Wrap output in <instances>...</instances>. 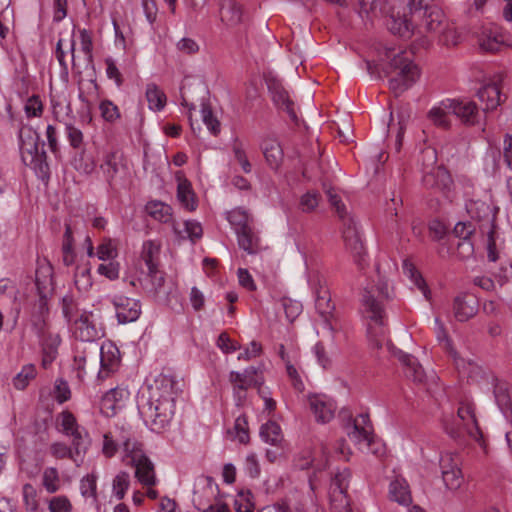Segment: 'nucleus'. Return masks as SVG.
<instances>
[{"instance_id":"obj_53","label":"nucleus","mask_w":512,"mask_h":512,"mask_svg":"<svg viewBox=\"0 0 512 512\" xmlns=\"http://www.w3.org/2000/svg\"><path fill=\"white\" fill-rule=\"evenodd\" d=\"M35 376V368L33 365H27L25 367H23V369L21 370V372H19L15 377H14V386L17 388V389H24L29 381L31 379H33Z\"/></svg>"},{"instance_id":"obj_40","label":"nucleus","mask_w":512,"mask_h":512,"mask_svg":"<svg viewBox=\"0 0 512 512\" xmlns=\"http://www.w3.org/2000/svg\"><path fill=\"white\" fill-rule=\"evenodd\" d=\"M260 436L266 442L273 446H280L283 440L280 426L273 421H269L262 425Z\"/></svg>"},{"instance_id":"obj_62","label":"nucleus","mask_w":512,"mask_h":512,"mask_svg":"<svg viewBox=\"0 0 512 512\" xmlns=\"http://www.w3.org/2000/svg\"><path fill=\"white\" fill-rule=\"evenodd\" d=\"M81 494L84 497H96V477L94 475L85 476L80 483Z\"/></svg>"},{"instance_id":"obj_9","label":"nucleus","mask_w":512,"mask_h":512,"mask_svg":"<svg viewBox=\"0 0 512 512\" xmlns=\"http://www.w3.org/2000/svg\"><path fill=\"white\" fill-rule=\"evenodd\" d=\"M446 430L454 438L460 437L465 431L472 439L479 441L482 434L477 424L473 405L469 402H462L451 427L447 426Z\"/></svg>"},{"instance_id":"obj_59","label":"nucleus","mask_w":512,"mask_h":512,"mask_svg":"<svg viewBox=\"0 0 512 512\" xmlns=\"http://www.w3.org/2000/svg\"><path fill=\"white\" fill-rule=\"evenodd\" d=\"M282 306L290 321H293L302 311V304L289 298L282 300Z\"/></svg>"},{"instance_id":"obj_52","label":"nucleus","mask_w":512,"mask_h":512,"mask_svg":"<svg viewBox=\"0 0 512 512\" xmlns=\"http://www.w3.org/2000/svg\"><path fill=\"white\" fill-rule=\"evenodd\" d=\"M62 313L69 323L73 322V320L79 316L80 313L72 295H65L62 298Z\"/></svg>"},{"instance_id":"obj_5","label":"nucleus","mask_w":512,"mask_h":512,"mask_svg":"<svg viewBox=\"0 0 512 512\" xmlns=\"http://www.w3.org/2000/svg\"><path fill=\"white\" fill-rule=\"evenodd\" d=\"M347 436L362 451H369L376 456L385 452L384 445L374 439L372 425L367 414L358 415L347 426Z\"/></svg>"},{"instance_id":"obj_2","label":"nucleus","mask_w":512,"mask_h":512,"mask_svg":"<svg viewBox=\"0 0 512 512\" xmlns=\"http://www.w3.org/2000/svg\"><path fill=\"white\" fill-rule=\"evenodd\" d=\"M389 299H391L390 288L385 280H379L376 286H365L361 293V313L370 321L367 328L369 342L377 349L382 347L385 340L384 302Z\"/></svg>"},{"instance_id":"obj_28","label":"nucleus","mask_w":512,"mask_h":512,"mask_svg":"<svg viewBox=\"0 0 512 512\" xmlns=\"http://www.w3.org/2000/svg\"><path fill=\"white\" fill-rule=\"evenodd\" d=\"M389 499L400 505L408 506L412 502V497L407 481L402 477H395L389 484Z\"/></svg>"},{"instance_id":"obj_17","label":"nucleus","mask_w":512,"mask_h":512,"mask_svg":"<svg viewBox=\"0 0 512 512\" xmlns=\"http://www.w3.org/2000/svg\"><path fill=\"white\" fill-rule=\"evenodd\" d=\"M308 402L312 413L318 423H328L335 415V402L324 394H314L308 397Z\"/></svg>"},{"instance_id":"obj_63","label":"nucleus","mask_w":512,"mask_h":512,"mask_svg":"<svg viewBox=\"0 0 512 512\" xmlns=\"http://www.w3.org/2000/svg\"><path fill=\"white\" fill-rule=\"evenodd\" d=\"M71 392L68 383L64 380H57L55 384L54 397L60 404L70 399Z\"/></svg>"},{"instance_id":"obj_26","label":"nucleus","mask_w":512,"mask_h":512,"mask_svg":"<svg viewBox=\"0 0 512 512\" xmlns=\"http://www.w3.org/2000/svg\"><path fill=\"white\" fill-rule=\"evenodd\" d=\"M99 355L101 365L99 376L106 377L109 375V373L115 371L116 368L118 367V364L120 362L119 351L115 346L111 344L102 345L100 348Z\"/></svg>"},{"instance_id":"obj_11","label":"nucleus","mask_w":512,"mask_h":512,"mask_svg":"<svg viewBox=\"0 0 512 512\" xmlns=\"http://www.w3.org/2000/svg\"><path fill=\"white\" fill-rule=\"evenodd\" d=\"M71 330L75 338L92 342L104 335L102 327L96 322L92 312L82 311L73 322H71Z\"/></svg>"},{"instance_id":"obj_33","label":"nucleus","mask_w":512,"mask_h":512,"mask_svg":"<svg viewBox=\"0 0 512 512\" xmlns=\"http://www.w3.org/2000/svg\"><path fill=\"white\" fill-rule=\"evenodd\" d=\"M173 229L175 234L180 239H189L193 243L200 239L203 234L202 226L199 222L195 220H187L184 221L181 225L174 224Z\"/></svg>"},{"instance_id":"obj_14","label":"nucleus","mask_w":512,"mask_h":512,"mask_svg":"<svg viewBox=\"0 0 512 512\" xmlns=\"http://www.w3.org/2000/svg\"><path fill=\"white\" fill-rule=\"evenodd\" d=\"M117 440L119 441L120 448L124 454L123 460L127 464L139 461L140 458L146 456L142 442L138 440L136 434L132 430L121 428L117 433Z\"/></svg>"},{"instance_id":"obj_29","label":"nucleus","mask_w":512,"mask_h":512,"mask_svg":"<svg viewBox=\"0 0 512 512\" xmlns=\"http://www.w3.org/2000/svg\"><path fill=\"white\" fill-rule=\"evenodd\" d=\"M229 382L233 386L234 397L237 405H242L246 398V391L255 385L244 372L236 371H231L229 373Z\"/></svg>"},{"instance_id":"obj_25","label":"nucleus","mask_w":512,"mask_h":512,"mask_svg":"<svg viewBox=\"0 0 512 512\" xmlns=\"http://www.w3.org/2000/svg\"><path fill=\"white\" fill-rule=\"evenodd\" d=\"M315 308L319 315L324 319L328 328L332 329L329 319L332 316L335 306L331 302L330 292L325 285L319 284V287L316 289Z\"/></svg>"},{"instance_id":"obj_54","label":"nucleus","mask_w":512,"mask_h":512,"mask_svg":"<svg viewBox=\"0 0 512 512\" xmlns=\"http://www.w3.org/2000/svg\"><path fill=\"white\" fill-rule=\"evenodd\" d=\"M443 482L450 490L458 489L462 482L463 476L461 470L445 471L442 473Z\"/></svg>"},{"instance_id":"obj_56","label":"nucleus","mask_w":512,"mask_h":512,"mask_svg":"<svg viewBox=\"0 0 512 512\" xmlns=\"http://www.w3.org/2000/svg\"><path fill=\"white\" fill-rule=\"evenodd\" d=\"M287 375L291 381V384L295 390L298 392H303L305 389L304 383L291 360H287V364H285Z\"/></svg>"},{"instance_id":"obj_6","label":"nucleus","mask_w":512,"mask_h":512,"mask_svg":"<svg viewBox=\"0 0 512 512\" xmlns=\"http://www.w3.org/2000/svg\"><path fill=\"white\" fill-rule=\"evenodd\" d=\"M19 146L21 159L26 166L43 170L47 166L44 143L39 142L38 133L29 126H23L19 130Z\"/></svg>"},{"instance_id":"obj_47","label":"nucleus","mask_w":512,"mask_h":512,"mask_svg":"<svg viewBox=\"0 0 512 512\" xmlns=\"http://www.w3.org/2000/svg\"><path fill=\"white\" fill-rule=\"evenodd\" d=\"M74 283L80 292H86L92 285L90 269L87 267H77L74 275Z\"/></svg>"},{"instance_id":"obj_48","label":"nucleus","mask_w":512,"mask_h":512,"mask_svg":"<svg viewBox=\"0 0 512 512\" xmlns=\"http://www.w3.org/2000/svg\"><path fill=\"white\" fill-rule=\"evenodd\" d=\"M228 221L235 227V232L249 226V215L242 209H234L227 215Z\"/></svg>"},{"instance_id":"obj_13","label":"nucleus","mask_w":512,"mask_h":512,"mask_svg":"<svg viewBox=\"0 0 512 512\" xmlns=\"http://www.w3.org/2000/svg\"><path fill=\"white\" fill-rule=\"evenodd\" d=\"M410 14L414 15V11H410V4L397 9L393 8L387 21L390 32L404 39L410 38L415 28L409 18Z\"/></svg>"},{"instance_id":"obj_3","label":"nucleus","mask_w":512,"mask_h":512,"mask_svg":"<svg viewBox=\"0 0 512 512\" xmlns=\"http://www.w3.org/2000/svg\"><path fill=\"white\" fill-rule=\"evenodd\" d=\"M382 60L387 61L383 72L385 76H391L389 87L396 96L411 88L418 81L420 70L413 62L410 52L386 48Z\"/></svg>"},{"instance_id":"obj_64","label":"nucleus","mask_w":512,"mask_h":512,"mask_svg":"<svg viewBox=\"0 0 512 512\" xmlns=\"http://www.w3.org/2000/svg\"><path fill=\"white\" fill-rule=\"evenodd\" d=\"M50 512H70L71 503L65 496L53 497L49 501Z\"/></svg>"},{"instance_id":"obj_1","label":"nucleus","mask_w":512,"mask_h":512,"mask_svg":"<svg viewBox=\"0 0 512 512\" xmlns=\"http://www.w3.org/2000/svg\"><path fill=\"white\" fill-rule=\"evenodd\" d=\"M177 384L173 377L161 375L149 387V398L140 412L152 431L160 432L171 422L178 395Z\"/></svg>"},{"instance_id":"obj_4","label":"nucleus","mask_w":512,"mask_h":512,"mask_svg":"<svg viewBox=\"0 0 512 512\" xmlns=\"http://www.w3.org/2000/svg\"><path fill=\"white\" fill-rule=\"evenodd\" d=\"M410 11H414V15L423 18V25L426 31L443 33L441 41L444 44H457L455 32L451 29L444 31L443 13L438 7L429 6L425 0H411Z\"/></svg>"},{"instance_id":"obj_49","label":"nucleus","mask_w":512,"mask_h":512,"mask_svg":"<svg viewBox=\"0 0 512 512\" xmlns=\"http://www.w3.org/2000/svg\"><path fill=\"white\" fill-rule=\"evenodd\" d=\"M130 485V476L127 472H120L113 480V492L118 500L124 498Z\"/></svg>"},{"instance_id":"obj_21","label":"nucleus","mask_w":512,"mask_h":512,"mask_svg":"<svg viewBox=\"0 0 512 512\" xmlns=\"http://www.w3.org/2000/svg\"><path fill=\"white\" fill-rule=\"evenodd\" d=\"M128 392L125 389L113 388L106 392L100 402V411L106 417H113L123 406Z\"/></svg>"},{"instance_id":"obj_8","label":"nucleus","mask_w":512,"mask_h":512,"mask_svg":"<svg viewBox=\"0 0 512 512\" xmlns=\"http://www.w3.org/2000/svg\"><path fill=\"white\" fill-rule=\"evenodd\" d=\"M57 424L61 433L71 437V444L76 449L77 455L88 451L91 444L89 433L78 424L76 417L70 411L61 412L57 416Z\"/></svg>"},{"instance_id":"obj_44","label":"nucleus","mask_w":512,"mask_h":512,"mask_svg":"<svg viewBox=\"0 0 512 512\" xmlns=\"http://www.w3.org/2000/svg\"><path fill=\"white\" fill-rule=\"evenodd\" d=\"M329 495L331 512H352L346 492L336 489V491L330 492Z\"/></svg>"},{"instance_id":"obj_12","label":"nucleus","mask_w":512,"mask_h":512,"mask_svg":"<svg viewBox=\"0 0 512 512\" xmlns=\"http://www.w3.org/2000/svg\"><path fill=\"white\" fill-rule=\"evenodd\" d=\"M343 239L345 247L353 256L355 263L363 268L365 249L357 223L352 218L344 220Z\"/></svg>"},{"instance_id":"obj_50","label":"nucleus","mask_w":512,"mask_h":512,"mask_svg":"<svg viewBox=\"0 0 512 512\" xmlns=\"http://www.w3.org/2000/svg\"><path fill=\"white\" fill-rule=\"evenodd\" d=\"M350 477L351 473L348 469L345 468L342 471H338L332 478L330 492H334L336 489L342 490V492H346Z\"/></svg>"},{"instance_id":"obj_60","label":"nucleus","mask_w":512,"mask_h":512,"mask_svg":"<svg viewBox=\"0 0 512 512\" xmlns=\"http://www.w3.org/2000/svg\"><path fill=\"white\" fill-rule=\"evenodd\" d=\"M474 230L471 222H458L453 229V234L458 238V241L469 240Z\"/></svg>"},{"instance_id":"obj_43","label":"nucleus","mask_w":512,"mask_h":512,"mask_svg":"<svg viewBox=\"0 0 512 512\" xmlns=\"http://www.w3.org/2000/svg\"><path fill=\"white\" fill-rule=\"evenodd\" d=\"M447 100L440 103L439 106L433 107L429 113L428 117L432 121V123L438 127L447 129L450 126V122L448 116L452 114L448 111Z\"/></svg>"},{"instance_id":"obj_20","label":"nucleus","mask_w":512,"mask_h":512,"mask_svg":"<svg viewBox=\"0 0 512 512\" xmlns=\"http://www.w3.org/2000/svg\"><path fill=\"white\" fill-rule=\"evenodd\" d=\"M448 111L456 115L461 121L468 125H474L478 122V110L474 102L447 100Z\"/></svg>"},{"instance_id":"obj_38","label":"nucleus","mask_w":512,"mask_h":512,"mask_svg":"<svg viewBox=\"0 0 512 512\" xmlns=\"http://www.w3.org/2000/svg\"><path fill=\"white\" fill-rule=\"evenodd\" d=\"M238 244L241 249L249 254H255L258 250V237L254 234L251 227L242 228L236 231Z\"/></svg>"},{"instance_id":"obj_16","label":"nucleus","mask_w":512,"mask_h":512,"mask_svg":"<svg viewBox=\"0 0 512 512\" xmlns=\"http://www.w3.org/2000/svg\"><path fill=\"white\" fill-rule=\"evenodd\" d=\"M53 269L50 265H41L35 274V285L39 295V313L42 316L47 311V298L53 292Z\"/></svg>"},{"instance_id":"obj_37","label":"nucleus","mask_w":512,"mask_h":512,"mask_svg":"<svg viewBox=\"0 0 512 512\" xmlns=\"http://www.w3.org/2000/svg\"><path fill=\"white\" fill-rule=\"evenodd\" d=\"M160 243L148 240L143 243L141 258L146 269L158 267V259L160 254Z\"/></svg>"},{"instance_id":"obj_32","label":"nucleus","mask_w":512,"mask_h":512,"mask_svg":"<svg viewBox=\"0 0 512 512\" xmlns=\"http://www.w3.org/2000/svg\"><path fill=\"white\" fill-rule=\"evenodd\" d=\"M143 277L139 278L140 284L149 293L156 294L164 284V276L158 267L142 271Z\"/></svg>"},{"instance_id":"obj_51","label":"nucleus","mask_w":512,"mask_h":512,"mask_svg":"<svg viewBox=\"0 0 512 512\" xmlns=\"http://www.w3.org/2000/svg\"><path fill=\"white\" fill-rule=\"evenodd\" d=\"M23 502L27 511L34 512L38 508L37 493L30 484H25L22 488Z\"/></svg>"},{"instance_id":"obj_34","label":"nucleus","mask_w":512,"mask_h":512,"mask_svg":"<svg viewBox=\"0 0 512 512\" xmlns=\"http://www.w3.org/2000/svg\"><path fill=\"white\" fill-rule=\"evenodd\" d=\"M16 288L8 280H0V309H5L9 304H13L15 317L20 312V305L16 303Z\"/></svg>"},{"instance_id":"obj_31","label":"nucleus","mask_w":512,"mask_h":512,"mask_svg":"<svg viewBox=\"0 0 512 512\" xmlns=\"http://www.w3.org/2000/svg\"><path fill=\"white\" fill-rule=\"evenodd\" d=\"M478 97L481 102L485 103L483 108L485 112L494 110L501 102L500 88L496 83L487 84L478 91Z\"/></svg>"},{"instance_id":"obj_55","label":"nucleus","mask_w":512,"mask_h":512,"mask_svg":"<svg viewBox=\"0 0 512 512\" xmlns=\"http://www.w3.org/2000/svg\"><path fill=\"white\" fill-rule=\"evenodd\" d=\"M460 457L454 453H445L440 458L441 473L453 470H460Z\"/></svg>"},{"instance_id":"obj_7","label":"nucleus","mask_w":512,"mask_h":512,"mask_svg":"<svg viewBox=\"0 0 512 512\" xmlns=\"http://www.w3.org/2000/svg\"><path fill=\"white\" fill-rule=\"evenodd\" d=\"M100 168L112 189L118 190L129 185L131 180L130 168L122 155L117 152L108 153Z\"/></svg>"},{"instance_id":"obj_61","label":"nucleus","mask_w":512,"mask_h":512,"mask_svg":"<svg viewBox=\"0 0 512 512\" xmlns=\"http://www.w3.org/2000/svg\"><path fill=\"white\" fill-rule=\"evenodd\" d=\"M119 447L120 443L117 440V435L115 437H113L111 433L104 435L102 451L106 457H113Z\"/></svg>"},{"instance_id":"obj_41","label":"nucleus","mask_w":512,"mask_h":512,"mask_svg":"<svg viewBox=\"0 0 512 512\" xmlns=\"http://www.w3.org/2000/svg\"><path fill=\"white\" fill-rule=\"evenodd\" d=\"M403 272L406 276L410 278L414 285L423 293L424 297L428 300L430 298L431 292L427 287L422 275L417 271L415 266L408 260H405L403 262Z\"/></svg>"},{"instance_id":"obj_35","label":"nucleus","mask_w":512,"mask_h":512,"mask_svg":"<svg viewBox=\"0 0 512 512\" xmlns=\"http://www.w3.org/2000/svg\"><path fill=\"white\" fill-rule=\"evenodd\" d=\"M177 198L184 208L194 211L197 207L195 194L192 190L191 183L187 179L178 180Z\"/></svg>"},{"instance_id":"obj_39","label":"nucleus","mask_w":512,"mask_h":512,"mask_svg":"<svg viewBox=\"0 0 512 512\" xmlns=\"http://www.w3.org/2000/svg\"><path fill=\"white\" fill-rule=\"evenodd\" d=\"M146 211L155 220L163 223L169 222L172 217V208L161 201H150L146 205Z\"/></svg>"},{"instance_id":"obj_27","label":"nucleus","mask_w":512,"mask_h":512,"mask_svg":"<svg viewBox=\"0 0 512 512\" xmlns=\"http://www.w3.org/2000/svg\"><path fill=\"white\" fill-rule=\"evenodd\" d=\"M129 464L135 468V477L142 485L151 487L156 484L154 464L147 455Z\"/></svg>"},{"instance_id":"obj_19","label":"nucleus","mask_w":512,"mask_h":512,"mask_svg":"<svg viewBox=\"0 0 512 512\" xmlns=\"http://www.w3.org/2000/svg\"><path fill=\"white\" fill-rule=\"evenodd\" d=\"M267 86L275 105L284 109L290 118L295 121L297 116L293 109V102L290 100L288 92L284 89L281 82L275 78H268Z\"/></svg>"},{"instance_id":"obj_23","label":"nucleus","mask_w":512,"mask_h":512,"mask_svg":"<svg viewBox=\"0 0 512 512\" xmlns=\"http://www.w3.org/2000/svg\"><path fill=\"white\" fill-rule=\"evenodd\" d=\"M478 311L476 299L471 295H459L455 297L453 312L455 318L464 322L472 318Z\"/></svg>"},{"instance_id":"obj_15","label":"nucleus","mask_w":512,"mask_h":512,"mask_svg":"<svg viewBox=\"0 0 512 512\" xmlns=\"http://www.w3.org/2000/svg\"><path fill=\"white\" fill-rule=\"evenodd\" d=\"M387 349L388 351L397 357L400 362L405 367V375L408 379L412 380L415 383L423 384L425 383V380L427 378L426 373L423 369V367L419 364L417 359L407 353H404L403 351L397 349L394 347V345L391 342H387Z\"/></svg>"},{"instance_id":"obj_46","label":"nucleus","mask_w":512,"mask_h":512,"mask_svg":"<svg viewBox=\"0 0 512 512\" xmlns=\"http://www.w3.org/2000/svg\"><path fill=\"white\" fill-rule=\"evenodd\" d=\"M201 114H202V121L207 126L208 130L213 135L219 134L220 122L214 116L213 111L208 104H206V103L202 104Z\"/></svg>"},{"instance_id":"obj_18","label":"nucleus","mask_w":512,"mask_h":512,"mask_svg":"<svg viewBox=\"0 0 512 512\" xmlns=\"http://www.w3.org/2000/svg\"><path fill=\"white\" fill-rule=\"evenodd\" d=\"M113 305L118 322L126 324L136 321L141 314V304L138 300L126 296H115Z\"/></svg>"},{"instance_id":"obj_22","label":"nucleus","mask_w":512,"mask_h":512,"mask_svg":"<svg viewBox=\"0 0 512 512\" xmlns=\"http://www.w3.org/2000/svg\"><path fill=\"white\" fill-rule=\"evenodd\" d=\"M422 181L425 187L440 191H448L452 184L449 172L440 166L434 167L426 172Z\"/></svg>"},{"instance_id":"obj_36","label":"nucleus","mask_w":512,"mask_h":512,"mask_svg":"<svg viewBox=\"0 0 512 512\" xmlns=\"http://www.w3.org/2000/svg\"><path fill=\"white\" fill-rule=\"evenodd\" d=\"M52 456L57 459H71L77 466H79L84 459L86 453L76 454V449L72 446L71 448L65 443L57 442L53 443L50 447Z\"/></svg>"},{"instance_id":"obj_42","label":"nucleus","mask_w":512,"mask_h":512,"mask_svg":"<svg viewBox=\"0 0 512 512\" xmlns=\"http://www.w3.org/2000/svg\"><path fill=\"white\" fill-rule=\"evenodd\" d=\"M146 98L149 104V108L152 110L160 111L166 104V95L154 83L147 85Z\"/></svg>"},{"instance_id":"obj_10","label":"nucleus","mask_w":512,"mask_h":512,"mask_svg":"<svg viewBox=\"0 0 512 512\" xmlns=\"http://www.w3.org/2000/svg\"><path fill=\"white\" fill-rule=\"evenodd\" d=\"M33 326L36 330L38 337L41 339L42 344V366L48 368L50 364L56 359L58 354V347L61 343L59 334L53 333L46 329V323L41 316H38Z\"/></svg>"},{"instance_id":"obj_57","label":"nucleus","mask_w":512,"mask_h":512,"mask_svg":"<svg viewBox=\"0 0 512 512\" xmlns=\"http://www.w3.org/2000/svg\"><path fill=\"white\" fill-rule=\"evenodd\" d=\"M99 109L102 117L109 122H113L120 117L118 107L109 100L100 103Z\"/></svg>"},{"instance_id":"obj_24","label":"nucleus","mask_w":512,"mask_h":512,"mask_svg":"<svg viewBox=\"0 0 512 512\" xmlns=\"http://www.w3.org/2000/svg\"><path fill=\"white\" fill-rule=\"evenodd\" d=\"M261 150L267 164L272 169H278L283 161V149L276 138H265L261 143Z\"/></svg>"},{"instance_id":"obj_58","label":"nucleus","mask_w":512,"mask_h":512,"mask_svg":"<svg viewBox=\"0 0 512 512\" xmlns=\"http://www.w3.org/2000/svg\"><path fill=\"white\" fill-rule=\"evenodd\" d=\"M452 245L456 247V256L461 260L469 259L474 254V245L470 239L461 240Z\"/></svg>"},{"instance_id":"obj_30","label":"nucleus","mask_w":512,"mask_h":512,"mask_svg":"<svg viewBox=\"0 0 512 512\" xmlns=\"http://www.w3.org/2000/svg\"><path fill=\"white\" fill-rule=\"evenodd\" d=\"M221 21L228 26H236L242 21V8L234 0H222L220 3Z\"/></svg>"},{"instance_id":"obj_45","label":"nucleus","mask_w":512,"mask_h":512,"mask_svg":"<svg viewBox=\"0 0 512 512\" xmlns=\"http://www.w3.org/2000/svg\"><path fill=\"white\" fill-rule=\"evenodd\" d=\"M42 484L49 493H54L59 489L60 479L56 468L49 467L44 470Z\"/></svg>"}]
</instances>
